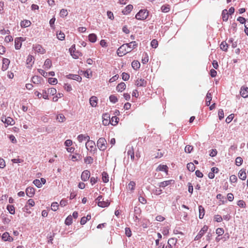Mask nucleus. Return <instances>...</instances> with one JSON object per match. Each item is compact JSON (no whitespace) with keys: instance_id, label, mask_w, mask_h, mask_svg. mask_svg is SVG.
Segmentation results:
<instances>
[{"instance_id":"nucleus-37","label":"nucleus","mask_w":248,"mask_h":248,"mask_svg":"<svg viewBox=\"0 0 248 248\" xmlns=\"http://www.w3.org/2000/svg\"><path fill=\"white\" fill-rule=\"evenodd\" d=\"M140 64L138 61H134L132 62V66L135 70H137L140 68Z\"/></svg>"},{"instance_id":"nucleus-9","label":"nucleus","mask_w":248,"mask_h":248,"mask_svg":"<svg viewBox=\"0 0 248 248\" xmlns=\"http://www.w3.org/2000/svg\"><path fill=\"white\" fill-rule=\"evenodd\" d=\"M174 183H175L174 180H169L164 181L161 182L160 183H159L158 184V186L160 187L165 188L167 186H168L172 185V184H174Z\"/></svg>"},{"instance_id":"nucleus-11","label":"nucleus","mask_w":248,"mask_h":248,"mask_svg":"<svg viewBox=\"0 0 248 248\" xmlns=\"http://www.w3.org/2000/svg\"><path fill=\"white\" fill-rule=\"evenodd\" d=\"M90 177V172L88 170H84L81 175V179L83 181H87Z\"/></svg>"},{"instance_id":"nucleus-1","label":"nucleus","mask_w":248,"mask_h":248,"mask_svg":"<svg viewBox=\"0 0 248 248\" xmlns=\"http://www.w3.org/2000/svg\"><path fill=\"white\" fill-rule=\"evenodd\" d=\"M149 16V11L146 9H141L135 16V18L139 20H145Z\"/></svg>"},{"instance_id":"nucleus-24","label":"nucleus","mask_w":248,"mask_h":248,"mask_svg":"<svg viewBox=\"0 0 248 248\" xmlns=\"http://www.w3.org/2000/svg\"><path fill=\"white\" fill-rule=\"evenodd\" d=\"M42 79V77L38 76H34L31 78V81L34 84H39Z\"/></svg>"},{"instance_id":"nucleus-29","label":"nucleus","mask_w":248,"mask_h":248,"mask_svg":"<svg viewBox=\"0 0 248 248\" xmlns=\"http://www.w3.org/2000/svg\"><path fill=\"white\" fill-rule=\"evenodd\" d=\"M127 47L130 49H133L138 46V44L136 41H132L129 43L125 44Z\"/></svg>"},{"instance_id":"nucleus-25","label":"nucleus","mask_w":248,"mask_h":248,"mask_svg":"<svg viewBox=\"0 0 248 248\" xmlns=\"http://www.w3.org/2000/svg\"><path fill=\"white\" fill-rule=\"evenodd\" d=\"M238 177L240 179L245 180L247 177L246 170L241 169L238 173Z\"/></svg>"},{"instance_id":"nucleus-3","label":"nucleus","mask_w":248,"mask_h":248,"mask_svg":"<svg viewBox=\"0 0 248 248\" xmlns=\"http://www.w3.org/2000/svg\"><path fill=\"white\" fill-rule=\"evenodd\" d=\"M107 141L104 138H100L97 141V146L99 150L104 151L107 148Z\"/></svg>"},{"instance_id":"nucleus-4","label":"nucleus","mask_w":248,"mask_h":248,"mask_svg":"<svg viewBox=\"0 0 248 248\" xmlns=\"http://www.w3.org/2000/svg\"><path fill=\"white\" fill-rule=\"evenodd\" d=\"M85 145L87 149L90 152L94 154L96 152L97 149L95 148V144L93 140L87 142Z\"/></svg>"},{"instance_id":"nucleus-44","label":"nucleus","mask_w":248,"mask_h":248,"mask_svg":"<svg viewBox=\"0 0 248 248\" xmlns=\"http://www.w3.org/2000/svg\"><path fill=\"white\" fill-rule=\"evenodd\" d=\"M136 183L134 181H130L127 187L129 190L133 191L135 187Z\"/></svg>"},{"instance_id":"nucleus-59","label":"nucleus","mask_w":248,"mask_h":248,"mask_svg":"<svg viewBox=\"0 0 248 248\" xmlns=\"http://www.w3.org/2000/svg\"><path fill=\"white\" fill-rule=\"evenodd\" d=\"M193 148L192 146L188 145L185 147V151L186 153H190L193 150Z\"/></svg>"},{"instance_id":"nucleus-48","label":"nucleus","mask_w":248,"mask_h":248,"mask_svg":"<svg viewBox=\"0 0 248 248\" xmlns=\"http://www.w3.org/2000/svg\"><path fill=\"white\" fill-rule=\"evenodd\" d=\"M214 220L217 222H220L223 220V218L220 215H216L214 217Z\"/></svg>"},{"instance_id":"nucleus-18","label":"nucleus","mask_w":248,"mask_h":248,"mask_svg":"<svg viewBox=\"0 0 248 248\" xmlns=\"http://www.w3.org/2000/svg\"><path fill=\"white\" fill-rule=\"evenodd\" d=\"M2 121L7 125H13L15 124L14 120L9 117L2 118Z\"/></svg>"},{"instance_id":"nucleus-14","label":"nucleus","mask_w":248,"mask_h":248,"mask_svg":"<svg viewBox=\"0 0 248 248\" xmlns=\"http://www.w3.org/2000/svg\"><path fill=\"white\" fill-rule=\"evenodd\" d=\"M1 239L4 241L12 242L13 241V238L10 236L7 232L3 233L1 236Z\"/></svg>"},{"instance_id":"nucleus-17","label":"nucleus","mask_w":248,"mask_h":248,"mask_svg":"<svg viewBox=\"0 0 248 248\" xmlns=\"http://www.w3.org/2000/svg\"><path fill=\"white\" fill-rule=\"evenodd\" d=\"M133 8V6L131 4L127 5L123 10L122 13L123 15H127L129 14Z\"/></svg>"},{"instance_id":"nucleus-15","label":"nucleus","mask_w":248,"mask_h":248,"mask_svg":"<svg viewBox=\"0 0 248 248\" xmlns=\"http://www.w3.org/2000/svg\"><path fill=\"white\" fill-rule=\"evenodd\" d=\"M136 85L138 87H145L147 85V81L144 79L139 78L136 81Z\"/></svg>"},{"instance_id":"nucleus-46","label":"nucleus","mask_w":248,"mask_h":248,"mask_svg":"<svg viewBox=\"0 0 248 248\" xmlns=\"http://www.w3.org/2000/svg\"><path fill=\"white\" fill-rule=\"evenodd\" d=\"M93 158L91 156H87L84 158V162L88 164H91L93 163Z\"/></svg>"},{"instance_id":"nucleus-10","label":"nucleus","mask_w":248,"mask_h":248,"mask_svg":"<svg viewBox=\"0 0 248 248\" xmlns=\"http://www.w3.org/2000/svg\"><path fill=\"white\" fill-rule=\"evenodd\" d=\"M66 78L70 79L77 80L78 82H81L82 78L78 75L69 74L66 76Z\"/></svg>"},{"instance_id":"nucleus-50","label":"nucleus","mask_w":248,"mask_h":248,"mask_svg":"<svg viewBox=\"0 0 248 248\" xmlns=\"http://www.w3.org/2000/svg\"><path fill=\"white\" fill-rule=\"evenodd\" d=\"M58 80L56 78H48V82L50 84H56Z\"/></svg>"},{"instance_id":"nucleus-61","label":"nucleus","mask_w":248,"mask_h":248,"mask_svg":"<svg viewBox=\"0 0 248 248\" xmlns=\"http://www.w3.org/2000/svg\"><path fill=\"white\" fill-rule=\"evenodd\" d=\"M141 210L140 208V207L135 206L134 207V213L135 215H139L140 216L141 214Z\"/></svg>"},{"instance_id":"nucleus-42","label":"nucleus","mask_w":248,"mask_h":248,"mask_svg":"<svg viewBox=\"0 0 248 248\" xmlns=\"http://www.w3.org/2000/svg\"><path fill=\"white\" fill-rule=\"evenodd\" d=\"M72 217L69 215L66 218L64 223L66 225L69 226L72 223Z\"/></svg>"},{"instance_id":"nucleus-58","label":"nucleus","mask_w":248,"mask_h":248,"mask_svg":"<svg viewBox=\"0 0 248 248\" xmlns=\"http://www.w3.org/2000/svg\"><path fill=\"white\" fill-rule=\"evenodd\" d=\"M122 79L124 81L128 80L130 77L129 75L125 72H124L122 73Z\"/></svg>"},{"instance_id":"nucleus-57","label":"nucleus","mask_w":248,"mask_h":248,"mask_svg":"<svg viewBox=\"0 0 248 248\" xmlns=\"http://www.w3.org/2000/svg\"><path fill=\"white\" fill-rule=\"evenodd\" d=\"M77 139L79 142H82L83 140H85V135H79L77 137Z\"/></svg>"},{"instance_id":"nucleus-38","label":"nucleus","mask_w":248,"mask_h":248,"mask_svg":"<svg viewBox=\"0 0 248 248\" xmlns=\"http://www.w3.org/2000/svg\"><path fill=\"white\" fill-rule=\"evenodd\" d=\"M7 209L11 215H14L15 213V207L13 205L8 204L7 206Z\"/></svg>"},{"instance_id":"nucleus-28","label":"nucleus","mask_w":248,"mask_h":248,"mask_svg":"<svg viewBox=\"0 0 248 248\" xmlns=\"http://www.w3.org/2000/svg\"><path fill=\"white\" fill-rule=\"evenodd\" d=\"M221 16L223 21H227L228 20L229 14L226 9L222 11Z\"/></svg>"},{"instance_id":"nucleus-45","label":"nucleus","mask_w":248,"mask_h":248,"mask_svg":"<svg viewBox=\"0 0 248 248\" xmlns=\"http://www.w3.org/2000/svg\"><path fill=\"white\" fill-rule=\"evenodd\" d=\"M177 242V239L173 238H170L168 241V244L171 246L175 245Z\"/></svg>"},{"instance_id":"nucleus-27","label":"nucleus","mask_w":248,"mask_h":248,"mask_svg":"<svg viewBox=\"0 0 248 248\" xmlns=\"http://www.w3.org/2000/svg\"><path fill=\"white\" fill-rule=\"evenodd\" d=\"M126 88V85L124 82H121L116 87V90L119 92H122Z\"/></svg>"},{"instance_id":"nucleus-36","label":"nucleus","mask_w":248,"mask_h":248,"mask_svg":"<svg viewBox=\"0 0 248 248\" xmlns=\"http://www.w3.org/2000/svg\"><path fill=\"white\" fill-rule=\"evenodd\" d=\"M51 61L49 59H47L44 62V67L45 69H48L51 67Z\"/></svg>"},{"instance_id":"nucleus-34","label":"nucleus","mask_w":248,"mask_h":248,"mask_svg":"<svg viewBox=\"0 0 248 248\" xmlns=\"http://www.w3.org/2000/svg\"><path fill=\"white\" fill-rule=\"evenodd\" d=\"M228 44L226 42L223 41L220 45V48L223 51L226 52L228 50Z\"/></svg>"},{"instance_id":"nucleus-55","label":"nucleus","mask_w":248,"mask_h":248,"mask_svg":"<svg viewBox=\"0 0 248 248\" xmlns=\"http://www.w3.org/2000/svg\"><path fill=\"white\" fill-rule=\"evenodd\" d=\"M243 159L241 157H237L235 159V164L236 166H240L242 165Z\"/></svg>"},{"instance_id":"nucleus-19","label":"nucleus","mask_w":248,"mask_h":248,"mask_svg":"<svg viewBox=\"0 0 248 248\" xmlns=\"http://www.w3.org/2000/svg\"><path fill=\"white\" fill-rule=\"evenodd\" d=\"M156 171H164L167 173L168 171V167L166 165L160 164L156 169Z\"/></svg>"},{"instance_id":"nucleus-43","label":"nucleus","mask_w":248,"mask_h":248,"mask_svg":"<svg viewBox=\"0 0 248 248\" xmlns=\"http://www.w3.org/2000/svg\"><path fill=\"white\" fill-rule=\"evenodd\" d=\"M56 119L60 123L63 122L65 120V118L63 114H59L57 115Z\"/></svg>"},{"instance_id":"nucleus-5","label":"nucleus","mask_w":248,"mask_h":248,"mask_svg":"<svg viewBox=\"0 0 248 248\" xmlns=\"http://www.w3.org/2000/svg\"><path fill=\"white\" fill-rule=\"evenodd\" d=\"M69 51L74 59H78L81 53L78 51H76L75 45H73L69 49Z\"/></svg>"},{"instance_id":"nucleus-41","label":"nucleus","mask_w":248,"mask_h":248,"mask_svg":"<svg viewBox=\"0 0 248 248\" xmlns=\"http://www.w3.org/2000/svg\"><path fill=\"white\" fill-rule=\"evenodd\" d=\"M187 170L190 171H194L195 170V166L194 165V164L193 163H189L187 164Z\"/></svg>"},{"instance_id":"nucleus-47","label":"nucleus","mask_w":248,"mask_h":248,"mask_svg":"<svg viewBox=\"0 0 248 248\" xmlns=\"http://www.w3.org/2000/svg\"><path fill=\"white\" fill-rule=\"evenodd\" d=\"M47 92L48 94H50V95H53L56 93L57 90L54 88H48L47 90Z\"/></svg>"},{"instance_id":"nucleus-62","label":"nucleus","mask_w":248,"mask_h":248,"mask_svg":"<svg viewBox=\"0 0 248 248\" xmlns=\"http://www.w3.org/2000/svg\"><path fill=\"white\" fill-rule=\"evenodd\" d=\"M139 201L143 204H145L147 203V200L142 196H140L139 197Z\"/></svg>"},{"instance_id":"nucleus-35","label":"nucleus","mask_w":248,"mask_h":248,"mask_svg":"<svg viewBox=\"0 0 248 248\" xmlns=\"http://www.w3.org/2000/svg\"><path fill=\"white\" fill-rule=\"evenodd\" d=\"M102 181L104 183H108L109 181V177L107 172L103 171L102 173Z\"/></svg>"},{"instance_id":"nucleus-16","label":"nucleus","mask_w":248,"mask_h":248,"mask_svg":"<svg viewBox=\"0 0 248 248\" xmlns=\"http://www.w3.org/2000/svg\"><path fill=\"white\" fill-rule=\"evenodd\" d=\"M241 95L244 98L248 97V87H242L240 92Z\"/></svg>"},{"instance_id":"nucleus-52","label":"nucleus","mask_w":248,"mask_h":248,"mask_svg":"<svg viewBox=\"0 0 248 248\" xmlns=\"http://www.w3.org/2000/svg\"><path fill=\"white\" fill-rule=\"evenodd\" d=\"M68 12L67 10L62 9L61 10L60 13V16L62 17H65L67 16Z\"/></svg>"},{"instance_id":"nucleus-33","label":"nucleus","mask_w":248,"mask_h":248,"mask_svg":"<svg viewBox=\"0 0 248 248\" xmlns=\"http://www.w3.org/2000/svg\"><path fill=\"white\" fill-rule=\"evenodd\" d=\"M89 40L92 43H95L97 40V36L94 33H91L88 36Z\"/></svg>"},{"instance_id":"nucleus-21","label":"nucleus","mask_w":248,"mask_h":248,"mask_svg":"<svg viewBox=\"0 0 248 248\" xmlns=\"http://www.w3.org/2000/svg\"><path fill=\"white\" fill-rule=\"evenodd\" d=\"M97 101H98V99H97V97H96L95 96H92L90 98V105L93 107H95L97 104Z\"/></svg>"},{"instance_id":"nucleus-12","label":"nucleus","mask_w":248,"mask_h":248,"mask_svg":"<svg viewBox=\"0 0 248 248\" xmlns=\"http://www.w3.org/2000/svg\"><path fill=\"white\" fill-rule=\"evenodd\" d=\"M35 189L32 187H28L26 189V195L29 197H32L35 194Z\"/></svg>"},{"instance_id":"nucleus-56","label":"nucleus","mask_w":248,"mask_h":248,"mask_svg":"<svg viewBox=\"0 0 248 248\" xmlns=\"http://www.w3.org/2000/svg\"><path fill=\"white\" fill-rule=\"evenodd\" d=\"M158 42L155 39H153L151 42V46L152 47L156 48L158 46Z\"/></svg>"},{"instance_id":"nucleus-40","label":"nucleus","mask_w":248,"mask_h":248,"mask_svg":"<svg viewBox=\"0 0 248 248\" xmlns=\"http://www.w3.org/2000/svg\"><path fill=\"white\" fill-rule=\"evenodd\" d=\"M161 11L163 13H168L170 10V6L169 5H163L161 7Z\"/></svg>"},{"instance_id":"nucleus-7","label":"nucleus","mask_w":248,"mask_h":248,"mask_svg":"<svg viewBox=\"0 0 248 248\" xmlns=\"http://www.w3.org/2000/svg\"><path fill=\"white\" fill-rule=\"evenodd\" d=\"M208 227L206 225H204L202 229L200 231L198 234L195 238V240H198L204 235V234L207 231Z\"/></svg>"},{"instance_id":"nucleus-60","label":"nucleus","mask_w":248,"mask_h":248,"mask_svg":"<svg viewBox=\"0 0 248 248\" xmlns=\"http://www.w3.org/2000/svg\"><path fill=\"white\" fill-rule=\"evenodd\" d=\"M98 181V177H91L90 178V183L92 186L96 183Z\"/></svg>"},{"instance_id":"nucleus-63","label":"nucleus","mask_w":248,"mask_h":248,"mask_svg":"<svg viewBox=\"0 0 248 248\" xmlns=\"http://www.w3.org/2000/svg\"><path fill=\"white\" fill-rule=\"evenodd\" d=\"M234 115L233 114H231L229 115L227 118L226 119V122L228 124L230 123L233 119Z\"/></svg>"},{"instance_id":"nucleus-22","label":"nucleus","mask_w":248,"mask_h":248,"mask_svg":"<svg viewBox=\"0 0 248 248\" xmlns=\"http://www.w3.org/2000/svg\"><path fill=\"white\" fill-rule=\"evenodd\" d=\"M109 204L110 202L108 200H107L106 201H104L103 200L102 201L97 202L98 206L102 208L108 207L109 205Z\"/></svg>"},{"instance_id":"nucleus-64","label":"nucleus","mask_w":248,"mask_h":248,"mask_svg":"<svg viewBox=\"0 0 248 248\" xmlns=\"http://www.w3.org/2000/svg\"><path fill=\"white\" fill-rule=\"evenodd\" d=\"M64 89L67 92H70L72 90L71 85L68 83L64 84Z\"/></svg>"},{"instance_id":"nucleus-32","label":"nucleus","mask_w":248,"mask_h":248,"mask_svg":"<svg viewBox=\"0 0 248 248\" xmlns=\"http://www.w3.org/2000/svg\"><path fill=\"white\" fill-rule=\"evenodd\" d=\"M229 30L230 32L235 33L237 31V23L234 22L232 23Z\"/></svg>"},{"instance_id":"nucleus-13","label":"nucleus","mask_w":248,"mask_h":248,"mask_svg":"<svg viewBox=\"0 0 248 248\" xmlns=\"http://www.w3.org/2000/svg\"><path fill=\"white\" fill-rule=\"evenodd\" d=\"M10 61L7 58H3L2 59V65L1 67V70L3 71L6 70L9 66Z\"/></svg>"},{"instance_id":"nucleus-20","label":"nucleus","mask_w":248,"mask_h":248,"mask_svg":"<svg viewBox=\"0 0 248 248\" xmlns=\"http://www.w3.org/2000/svg\"><path fill=\"white\" fill-rule=\"evenodd\" d=\"M34 50L41 54H44L46 52L45 49L40 45H36L34 47Z\"/></svg>"},{"instance_id":"nucleus-49","label":"nucleus","mask_w":248,"mask_h":248,"mask_svg":"<svg viewBox=\"0 0 248 248\" xmlns=\"http://www.w3.org/2000/svg\"><path fill=\"white\" fill-rule=\"evenodd\" d=\"M57 37L60 40H63L65 38V34L64 33L60 31L57 33Z\"/></svg>"},{"instance_id":"nucleus-39","label":"nucleus","mask_w":248,"mask_h":248,"mask_svg":"<svg viewBox=\"0 0 248 248\" xmlns=\"http://www.w3.org/2000/svg\"><path fill=\"white\" fill-rule=\"evenodd\" d=\"M149 61L148 55L146 52H144L142 58L141 62L143 64H145L148 62Z\"/></svg>"},{"instance_id":"nucleus-53","label":"nucleus","mask_w":248,"mask_h":248,"mask_svg":"<svg viewBox=\"0 0 248 248\" xmlns=\"http://www.w3.org/2000/svg\"><path fill=\"white\" fill-rule=\"evenodd\" d=\"M59 204L57 202H54L51 204V209L56 211L58 209Z\"/></svg>"},{"instance_id":"nucleus-54","label":"nucleus","mask_w":248,"mask_h":248,"mask_svg":"<svg viewBox=\"0 0 248 248\" xmlns=\"http://www.w3.org/2000/svg\"><path fill=\"white\" fill-rule=\"evenodd\" d=\"M109 100L113 103H115L118 101V99L115 95H111L109 97Z\"/></svg>"},{"instance_id":"nucleus-23","label":"nucleus","mask_w":248,"mask_h":248,"mask_svg":"<svg viewBox=\"0 0 248 248\" xmlns=\"http://www.w3.org/2000/svg\"><path fill=\"white\" fill-rule=\"evenodd\" d=\"M119 121V118L116 116H112L111 119H109V123L112 125H117Z\"/></svg>"},{"instance_id":"nucleus-31","label":"nucleus","mask_w":248,"mask_h":248,"mask_svg":"<svg viewBox=\"0 0 248 248\" xmlns=\"http://www.w3.org/2000/svg\"><path fill=\"white\" fill-rule=\"evenodd\" d=\"M31 24V21L28 20H24L22 21L20 23V26L22 28H26L29 27Z\"/></svg>"},{"instance_id":"nucleus-30","label":"nucleus","mask_w":248,"mask_h":248,"mask_svg":"<svg viewBox=\"0 0 248 248\" xmlns=\"http://www.w3.org/2000/svg\"><path fill=\"white\" fill-rule=\"evenodd\" d=\"M199 218L200 219H202L204 216L205 213V210L204 208L202 205H199Z\"/></svg>"},{"instance_id":"nucleus-6","label":"nucleus","mask_w":248,"mask_h":248,"mask_svg":"<svg viewBox=\"0 0 248 248\" xmlns=\"http://www.w3.org/2000/svg\"><path fill=\"white\" fill-rule=\"evenodd\" d=\"M25 40L23 37H16L15 39V47L16 49H19L22 46V42Z\"/></svg>"},{"instance_id":"nucleus-26","label":"nucleus","mask_w":248,"mask_h":248,"mask_svg":"<svg viewBox=\"0 0 248 248\" xmlns=\"http://www.w3.org/2000/svg\"><path fill=\"white\" fill-rule=\"evenodd\" d=\"M33 59V57L32 55H29L27 59L26 60V63L28 65L27 66L28 67H30L32 66V65L33 64L34 62L32 61Z\"/></svg>"},{"instance_id":"nucleus-2","label":"nucleus","mask_w":248,"mask_h":248,"mask_svg":"<svg viewBox=\"0 0 248 248\" xmlns=\"http://www.w3.org/2000/svg\"><path fill=\"white\" fill-rule=\"evenodd\" d=\"M131 51V49H129L127 47V46L125 44H123L118 48L117 51V53L119 56L122 57Z\"/></svg>"},{"instance_id":"nucleus-8","label":"nucleus","mask_w":248,"mask_h":248,"mask_svg":"<svg viewBox=\"0 0 248 248\" xmlns=\"http://www.w3.org/2000/svg\"><path fill=\"white\" fill-rule=\"evenodd\" d=\"M126 150H127V155L130 156L131 159L133 161L135 158L133 147L128 144L126 146Z\"/></svg>"},{"instance_id":"nucleus-51","label":"nucleus","mask_w":248,"mask_h":248,"mask_svg":"<svg viewBox=\"0 0 248 248\" xmlns=\"http://www.w3.org/2000/svg\"><path fill=\"white\" fill-rule=\"evenodd\" d=\"M33 184L37 186L38 188H40L42 186V185L41 184V182L39 179H35L33 181Z\"/></svg>"}]
</instances>
